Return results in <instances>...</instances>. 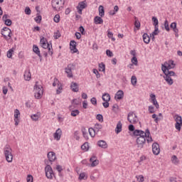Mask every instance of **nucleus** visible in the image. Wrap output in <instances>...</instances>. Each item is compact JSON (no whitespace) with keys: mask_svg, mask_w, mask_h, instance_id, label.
Listing matches in <instances>:
<instances>
[{"mask_svg":"<svg viewBox=\"0 0 182 182\" xmlns=\"http://www.w3.org/2000/svg\"><path fill=\"white\" fill-rule=\"evenodd\" d=\"M176 68V63H174V61L172 60H169L168 61H166L164 64L161 65V70L164 73H170V69H174Z\"/></svg>","mask_w":182,"mask_h":182,"instance_id":"obj_1","label":"nucleus"},{"mask_svg":"<svg viewBox=\"0 0 182 182\" xmlns=\"http://www.w3.org/2000/svg\"><path fill=\"white\" fill-rule=\"evenodd\" d=\"M4 154L6 157L7 163H12L14 160V155L12 154V149L9 145H6L4 149Z\"/></svg>","mask_w":182,"mask_h":182,"instance_id":"obj_2","label":"nucleus"},{"mask_svg":"<svg viewBox=\"0 0 182 182\" xmlns=\"http://www.w3.org/2000/svg\"><path fill=\"white\" fill-rule=\"evenodd\" d=\"M40 45L41 47L43 48V49H48V55H50V56H52L53 55V51H52V45L48 43V40H46L45 37H42L41 38Z\"/></svg>","mask_w":182,"mask_h":182,"instance_id":"obj_3","label":"nucleus"},{"mask_svg":"<svg viewBox=\"0 0 182 182\" xmlns=\"http://www.w3.org/2000/svg\"><path fill=\"white\" fill-rule=\"evenodd\" d=\"M173 119L176 122L175 123V129L178 130V132L181 131V127H182V117L178 114H176L173 117Z\"/></svg>","mask_w":182,"mask_h":182,"instance_id":"obj_4","label":"nucleus"},{"mask_svg":"<svg viewBox=\"0 0 182 182\" xmlns=\"http://www.w3.org/2000/svg\"><path fill=\"white\" fill-rule=\"evenodd\" d=\"M127 120L131 123V124H136V123H139V117H137V115L133 112L128 113Z\"/></svg>","mask_w":182,"mask_h":182,"instance_id":"obj_5","label":"nucleus"},{"mask_svg":"<svg viewBox=\"0 0 182 182\" xmlns=\"http://www.w3.org/2000/svg\"><path fill=\"white\" fill-rule=\"evenodd\" d=\"M165 76H164V79H165L166 82L168 85H171L173 83H174V81L173 80V78H171V76H176V73L173 71H170V73H164Z\"/></svg>","mask_w":182,"mask_h":182,"instance_id":"obj_6","label":"nucleus"},{"mask_svg":"<svg viewBox=\"0 0 182 182\" xmlns=\"http://www.w3.org/2000/svg\"><path fill=\"white\" fill-rule=\"evenodd\" d=\"M45 171L46 177H47L48 180H53L55 177V173H53V169L52 168V166H50V165H47L45 167Z\"/></svg>","mask_w":182,"mask_h":182,"instance_id":"obj_7","label":"nucleus"},{"mask_svg":"<svg viewBox=\"0 0 182 182\" xmlns=\"http://www.w3.org/2000/svg\"><path fill=\"white\" fill-rule=\"evenodd\" d=\"M146 143V137L144 136H138L136 139V145L139 150H141L144 147V144Z\"/></svg>","mask_w":182,"mask_h":182,"instance_id":"obj_8","label":"nucleus"},{"mask_svg":"<svg viewBox=\"0 0 182 182\" xmlns=\"http://www.w3.org/2000/svg\"><path fill=\"white\" fill-rule=\"evenodd\" d=\"M11 33H12V31L8 27H5L1 30V35H3L4 39L6 41L11 39Z\"/></svg>","mask_w":182,"mask_h":182,"instance_id":"obj_9","label":"nucleus"},{"mask_svg":"<svg viewBox=\"0 0 182 182\" xmlns=\"http://www.w3.org/2000/svg\"><path fill=\"white\" fill-rule=\"evenodd\" d=\"M150 134V131L149 129H146V132L141 131L140 129H135L134 131V136H138L141 137V136H149Z\"/></svg>","mask_w":182,"mask_h":182,"instance_id":"obj_10","label":"nucleus"},{"mask_svg":"<svg viewBox=\"0 0 182 182\" xmlns=\"http://www.w3.org/2000/svg\"><path fill=\"white\" fill-rule=\"evenodd\" d=\"M85 8H87V3L86 2V1L80 2L77 6V13L80 15H82V11H83V9H85Z\"/></svg>","mask_w":182,"mask_h":182,"instance_id":"obj_11","label":"nucleus"},{"mask_svg":"<svg viewBox=\"0 0 182 182\" xmlns=\"http://www.w3.org/2000/svg\"><path fill=\"white\" fill-rule=\"evenodd\" d=\"M33 90L36 92H43L45 89L43 88V84L41 81L36 82V84L34 85Z\"/></svg>","mask_w":182,"mask_h":182,"instance_id":"obj_12","label":"nucleus"},{"mask_svg":"<svg viewBox=\"0 0 182 182\" xmlns=\"http://www.w3.org/2000/svg\"><path fill=\"white\" fill-rule=\"evenodd\" d=\"M152 152L155 156L160 154V145L157 142H154L152 144Z\"/></svg>","mask_w":182,"mask_h":182,"instance_id":"obj_13","label":"nucleus"},{"mask_svg":"<svg viewBox=\"0 0 182 182\" xmlns=\"http://www.w3.org/2000/svg\"><path fill=\"white\" fill-rule=\"evenodd\" d=\"M74 66L75 65L73 64H69L65 68V73H67L68 77H73L72 70L73 69Z\"/></svg>","mask_w":182,"mask_h":182,"instance_id":"obj_14","label":"nucleus"},{"mask_svg":"<svg viewBox=\"0 0 182 182\" xmlns=\"http://www.w3.org/2000/svg\"><path fill=\"white\" fill-rule=\"evenodd\" d=\"M54 140H56L57 141H59L60 140V138L62 137V129L60 128H58L55 132L53 134Z\"/></svg>","mask_w":182,"mask_h":182,"instance_id":"obj_15","label":"nucleus"},{"mask_svg":"<svg viewBox=\"0 0 182 182\" xmlns=\"http://www.w3.org/2000/svg\"><path fill=\"white\" fill-rule=\"evenodd\" d=\"M53 86L54 87L56 86L58 87L57 92H60V90H63L62 84L59 82V80H58V78H54Z\"/></svg>","mask_w":182,"mask_h":182,"instance_id":"obj_16","label":"nucleus"},{"mask_svg":"<svg viewBox=\"0 0 182 182\" xmlns=\"http://www.w3.org/2000/svg\"><path fill=\"white\" fill-rule=\"evenodd\" d=\"M150 97L151 103H153L154 106H155L156 109H159V107H160V105H159V102H157V100L156 99V95L151 94Z\"/></svg>","mask_w":182,"mask_h":182,"instance_id":"obj_17","label":"nucleus"},{"mask_svg":"<svg viewBox=\"0 0 182 182\" xmlns=\"http://www.w3.org/2000/svg\"><path fill=\"white\" fill-rule=\"evenodd\" d=\"M90 161L91 163V167H96V166L99 164V160H97V158L96 157V156H92L90 159Z\"/></svg>","mask_w":182,"mask_h":182,"instance_id":"obj_18","label":"nucleus"},{"mask_svg":"<svg viewBox=\"0 0 182 182\" xmlns=\"http://www.w3.org/2000/svg\"><path fill=\"white\" fill-rule=\"evenodd\" d=\"M70 48L73 53H77L78 50L76 48V42L75 41H71L70 43Z\"/></svg>","mask_w":182,"mask_h":182,"instance_id":"obj_19","label":"nucleus"},{"mask_svg":"<svg viewBox=\"0 0 182 182\" xmlns=\"http://www.w3.org/2000/svg\"><path fill=\"white\" fill-rule=\"evenodd\" d=\"M24 80H26L27 82H29L31 79H32V74L31 73V70H26L24 72Z\"/></svg>","mask_w":182,"mask_h":182,"instance_id":"obj_20","label":"nucleus"},{"mask_svg":"<svg viewBox=\"0 0 182 182\" xmlns=\"http://www.w3.org/2000/svg\"><path fill=\"white\" fill-rule=\"evenodd\" d=\"M97 146L99 147H101V149H107V147H109V146L107 145V142H106V141L104 140L98 141Z\"/></svg>","mask_w":182,"mask_h":182,"instance_id":"obj_21","label":"nucleus"},{"mask_svg":"<svg viewBox=\"0 0 182 182\" xmlns=\"http://www.w3.org/2000/svg\"><path fill=\"white\" fill-rule=\"evenodd\" d=\"M48 159L49 160V161H55L56 160V155L55 154V152L53 151H50L48 154Z\"/></svg>","mask_w":182,"mask_h":182,"instance_id":"obj_22","label":"nucleus"},{"mask_svg":"<svg viewBox=\"0 0 182 182\" xmlns=\"http://www.w3.org/2000/svg\"><path fill=\"white\" fill-rule=\"evenodd\" d=\"M124 97V92H117L114 96V99L117 101L122 100L123 97Z\"/></svg>","mask_w":182,"mask_h":182,"instance_id":"obj_23","label":"nucleus"},{"mask_svg":"<svg viewBox=\"0 0 182 182\" xmlns=\"http://www.w3.org/2000/svg\"><path fill=\"white\" fill-rule=\"evenodd\" d=\"M40 117H41L40 112H37L36 114H33L31 115V119L33 120V122H38Z\"/></svg>","mask_w":182,"mask_h":182,"instance_id":"obj_24","label":"nucleus"},{"mask_svg":"<svg viewBox=\"0 0 182 182\" xmlns=\"http://www.w3.org/2000/svg\"><path fill=\"white\" fill-rule=\"evenodd\" d=\"M123 124H122V122H118V123L117 124V127L115 128V132L117 133V134H119V133H120V132H122V127Z\"/></svg>","mask_w":182,"mask_h":182,"instance_id":"obj_25","label":"nucleus"},{"mask_svg":"<svg viewBox=\"0 0 182 182\" xmlns=\"http://www.w3.org/2000/svg\"><path fill=\"white\" fill-rule=\"evenodd\" d=\"M94 22L95 25H102L103 23V19L101 17L95 16L94 18Z\"/></svg>","mask_w":182,"mask_h":182,"instance_id":"obj_26","label":"nucleus"},{"mask_svg":"<svg viewBox=\"0 0 182 182\" xmlns=\"http://www.w3.org/2000/svg\"><path fill=\"white\" fill-rule=\"evenodd\" d=\"M71 90L73 92H79V86L75 82H72L70 85Z\"/></svg>","mask_w":182,"mask_h":182,"instance_id":"obj_27","label":"nucleus"},{"mask_svg":"<svg viewBox=\"0 0 182 182\" xmlns=\"http://www.w3.org/2000/svg\"><path fill=\"white\" fill-rule=\"evenodd\" d=\"M142 38L144 43H146V44L150 43V36H149V34L144 33V35L142 36Z\"/></svg>","mask_w":182,"mask_h":182,"instance_id":"obj_28","label":"nucleus"},{"mask_svg":"<svg viewBox=\"0 0 182 182\" xmlns=\"http://www.w3.org/2000/svg\"><path fill=\"white\" fill-rule=\"evenodd\" d=\"M82 136L84 137V139H85V140H89V136L87 134V129H86V128L82 127Z\"/></svg>","mask_w":182,"mask_h":182,"instance_id":"obj_29","label":"nucleus"},{"mask_svg":"<svg viewBox=\"0 0 182 182\" xmlns=\"http://www.w3.org/2000/svg\"><path fill=\"white\" fill-rule=\"evenodd\" d=\"M171 161L173 163V164H175L176 166H177V164H178V163H180L178 158H177V156H176V155L172 156Z\"/></svg>","mask_w":182,"mask_h":182,"instance_id":"obj_30","label":"nucleus"},{"mask_svg":"<svg viewBox=\"0 0 182 182\" xmlns=\"http://www.w3.org/2000/svg\"><path fill=\"white\" fill-rule=\"evenodd\" d=\"M151 21L154 28H159V19H157V17L153 16Z\"/></svg>","mask_w":182,"mask_h":182,"instance_id":"obj_31","label":"nucleus"},{"mask_svg":"<svg viewBox=\"0 0 182 182\" xmlns=\"http://www.w3.org/2000/svg\"><path fill=\"white\" fill-rule=\"evenodd\" d=\"M102 99L104 102H110V95L108 93H105L102 95Z\"/></svg>","mask_w":182,"mask_h":182,"instance_id":"obj_32","label":"nucleus"},{"mask_svg":"<svg viewBox=\"0 0 182 182\" xmlns=\"http://www.w3.org/2000/svg\"><path fill=\"white\" fill-rule=\"evenodd\" d=\"M33 50L38 56H41V50H39V48L36 45L33 46Z\"/></svg>","mask_w":182,"mask_h":182,"instance_id":"obj_33","label":"nucleus"},{"mask_svg":"<svg viewBox=\"0 0 182 182\" xmlns=\"http://www.w3.org/2000/svg\"><path fill=\"white\" fill-rule=\"evenodd\" d=\"M154 32L150 34V37L152 38V39H154L156 35H159V27H154Z\"/></svg>","mask_w":182,"mask_h":182,"instance_id":"obj_34","label":"nucleus"},{"mask_svg":"<svg viewBox=\"0 0 182 182\" xmlns=\"http://www.w3.org/2000/svg\"><path fill=\"white\" fill-rule=\"evenodd\" d=\"M99 71L100 72H105L106 70V65H105V63H101L99 64Z\"/></svg>","mask_w":182,"mask_h":182,"instance_id":"obj_35","label":"nucleus"},{"mask_svg":"<svg viewBox=\"0 0 182 182\" xmlns=\"http://www.w3.org/2000/svg\"><path fill=\"white\" fill-rule=\"evenodd\" d=\"M52 6L54 9H58L59 8V1H58V0H53Z\"/></svg>","mask_w":182,"mask_h":182,"instance_id":"obj_36","label":"nucleus"},{"mask_svg":"<svg viewBox=\"0 0 182 182\" xmlns=\"http://www.w3.org/2000/svg\"><path fill=\"white\" fill-rule=\"evenodd\" d=\"M99 15L100 16H105V7L103 6H99Z\"/></svg>","mask_w":182,"mask_h":182,"instance_id":"obj_37","label":"nucleus"},{"mask_svg":"<svg viewBox=\"0 0 182 182\" xmlns=\"http://www.w3.org/2000/svg\"><path fill=\"white\" fill-rule=\"evenodd\" d=\"M171 28L173 29V32H178V28H177V23L176 22L171 23Z\"/></svg>","mask_w":182,"mask_h":182,"instance_id":"obj_38","label":"nucleus"},{"mask_svg":"<svg viewBox=\"0 0 182 182\" xmlns=\"http://www.w3.org/2000/svg\"><path fill=\"white\" fill-rule=\"evenodd\" d=\"M88 132L90 133V136H91V137H95V136H96V130L93 128H90L88 129Z\"/></svg>","mask_w":182,"mask_h":182,"instance_id":"obj_39","label":"nucleus"},{"mask_svg":"<svg viewBox=\"0 0 182 182\" xmlns=\"http://www.w3.org/2000/svg\"><path fill=\"white\" fill-rule=\"evenodd\" d=\"M82 150H84V151H87L89 150V143L85 142L81 146Z\"/></svg>","mask_w":182,"mask_h":182,"instance_id":"obj_40","label":"nucleus"},{"mask_svg":"<svg viewBox=\"0 0 182 182\" xmlns=\"http://www.w3.org/2000/svg\"><path fill=\"white\" fill-rule=\"evenodd\" d=\"M34 96L36 99H41L43 96V92H36Z\"/></svg>","mask_w":182,"mask_h":182,"instance_id":"obj_41","label":"nucleus"},{"mask_svg":"<svg viewBox=\"0 0 182 182\" xmlns=\"http://www.w3.org/2000/svg\"><path fill=\"white\" fill-rule=\"evenodd\" d=\"M102 128H103V126L102 124H96L94 129L97 133V132H100V130H102Z\"/></svg>","mask_w":182,"mask_h":182,"instance_id":"obj_42","label":"nucleus"},{"mask_svg":"<svg viewBox=\"0 0 182 182\" xmlns=\"http://www.w3.org/2000/svg\"><path fill=\"white\" fill-rule=\"evenodd\" d=\"M131 82L133 86H136L137 84V77L135 75H133L131 78Z\"/></svg>","mask_w":182,"mask_h":182,"instance_id":"obj_43","label":"nucleus"},{"mask_svg":"<svg viewBox=\"0 0 182 182\" xmlns=\"http://www.w3.org/2000/svg\"><path fill=\"white\" fill-rule=\"evenodd\" d=\"M92 72H93L94 75H95L97 79H100V73H99V71L97 70V69L94 68V69L92 70Z\"/></svg>","mask_w":182,"mask_h":182,"instance_id":"obj_44","label":"nucleus"},{"mask_svg":"<svg viewBox=\"0 0 182 182\" xmlns=\"http://www.w3.org/2000/svg\"><path fill=\"white\" fill-rule=\"evenodd\" d=\"M12 55H14V48H11L7 51V58L11 59L12 58Z\"/></svg>","mask_w":182,"mask_h":182,"instance_id":"obj_45","label":"nucleus"},{"mask_svg":"<svg viewBox=\"0 0 182 182\" xmlns=\"http://www.w3.org/2000/svg\"><path fill=\"white\" fill-rule=\"evenodd\" d=\"M107 36H108V38H111L113 42H114V41H116V38L114 37H113V33H112L109 31H107Z\"/></svg>","mask_w":182,"mask_h":182,"instance_id":"obj_46","label":"nucleus"},{"mask_svg":"<svg viewBox=\"0 0 182 182\" xmlns=\"http://www.w3.org/2000/svg\"><path fill=\"white\" fill-rule=\"evenodd\" d=\"M164 26L166 31H167V32H170V27L168 26V21L166 20L164 21Z\"/></svg>","mask_w":182,"mask_h":182,"instance_id":"obj_47","label":"nucleus"},{"mask_svg":"<svg viewBox=\"0 0 182 182\" xmlns=\"http://www.w3.org/2000/svg\"><path fill=\"white\" fill-rule=\"evenodd\" d=\"M54 22H55L56 23H59V22H60V16L59 14H56L54 16Z\"/></svg>","mask_w":182,"mask_h":182,"instance_id":"obj_48","label":"nucleus"},{"mask_svg":"<svg viewBox=\"0 0 182 182\" xmlns=\"http://www.w3.org/2000/svg\"><path fill=\"white\" fill-rule=\"evenodd\" d=\"M87 176H86L85 173H81L79 176V180H86Z\"/></svg>","mask_w":182,"mask_h":182,"instance_id":"obj_49","label":"nucleus"},{"mask_svg":"<svg viewBox=\"0 0 182 182\" xmlns=\"http://www.w3.org/2000/svg\"><path fill=\"white\" fill-rule=\"evenodd\" d=\"M132 65L137 66L139 61H137V58L133 57L131 60Z\"/></svg>","mask_w":182,"mask_h":182,"instance_id":"obj_50","label":"nucleus"},{"mask_svg":"<svg viewBox=\"0 0 182 182\" xmlns=\"http://www.w3.org/2000/svg\"><path fill=\"white\" fill-rule=\"evenodd\" d=\"M79 113L80 112L77 109H74L71 112V116H73V117H76Z\"/></svg>","mask_w":182,"mask_h":182,"instance_id":"obj_51","label":"nucleus"},{"mask_svg":"<svg viewBox=\"0 0 182 182\" xmlns=\"http://www.w3.org/2000/svg\"><path fill=\"white\" fill-rule=\"evenodd\" d=\"M34 21H36V22L37 23H41V21H42V16L38 15L35 18Z\"/></svg>","mask_w":182,"mask_h":182,"instance_id":"obj_52","label":"nucleus"},{"mask_svg":"<svg viewBox=\"0 0 182 182\" xmlns=\"http://www.w3.org/2000/svg\"><path fill=\"white\" fill-rule=\"evenodd\" d=\"M90 102L93 105V106H97V100L96 99V97L91 98Z\"/></svg>","mask_w":182,"mask_h":182,"instance_id":"obj_53","label":"nucleus"},{"mask_svg":"<svg viewBox=\"0 0 182 182\" xmlns=\"http://www.w3.org/2000/svg\"><path fill=\"white\" fill-rule=\"evenodd\" d=\"M134 26L135 28H136L137 31H139L140 29V21H139V20H136L135 23H134Z\"/></svg>","mask_w":182,"mask_h":182,"instance_id":"obj_54","label":"nucleus"},{"mask_svg":"<svg viewBox=\"0 0 182 182\" xmlns=\"http://www.w3.org/2000/svg\"><path fill=\"white\" fill-rule=\"evenodd\" d=\"M21 115V112L18 111V109H15L14 111V119H18V117Z\"/></svg>","mask_w":182,"mask_h":182,"instance_id":"obj_55","label":"nucleus"},{"mask_svg":"<svg viewBox=\"0 0 182 182\" xmlns=\"http://www.w3.org/2000/svg\"><path fill=\"white\" fill-rule=\"evenodd\" d=\"M144 137H145V140L146 139L147 143H151V141H153V138L150 136V134L149 136H144Z\"/></svg>","mask_w":182,"mask_h":182,"instance_id":"obj_56","label":"nucleus"},{"mask_svg":"<svg viewBox=\"0 0 182 182\" xmlns=\"http://www.w3.org/2000/svg\"><path fill=\"white\" fill-rule=\"evenodd\" d=\"M27 182H33V176L32 175H28L26 177Z\"/></svg>","mask_w":182,"mask_h":182,"instance_id":"obj_57","label":"nucleus"},{"mask_svg":"<svg viewBox=\"0 0 182 182\" xmlns=\"http://www.w3.org/2000/svg\"><path fill=\"white\" fill-rule=\"evenodd\" d=\"M112 110H113V112H115V113H117L119 112V105H117L116 104L112 106Z\"/></svg>","mask_w":182,"mask_h":182,"instance_id":"obj_58","label":"nucleus"},{"mask_svg":"<svg viewBox=\"0 0 182 182\" xmlns=\"http://www.w3.org/2000/svg\"><path fill=\"white\" fill-rule=\"evenodd\" d=\"M54 38L55 39H59V37L60 36V32L59 31H57L54 33Z\"/></svg>","mask_w":182,"mask_h":182,"instance_id":"obj_59","label":"nucleus"},{"mask_svg":"<svg viewBox=\"0 0 182 182\" xmlns=\"http://www.w3.org/2000/svg\"><path fill=\"white\" fill-rule=\"evenodd\" d=\"M97 120H99V122H103V115L98 114L96 117Z\"/></svg>","mask_w":182,"mask_h":182,"instance_id":"obj_60","label":"nucleus"},{"mask_svg":"<svg viewBox=\"0 0 182 182\" xmlns=\"http://www.w3.org/2000/svg\"><path fill=\"white\" fill-rule=\"evenodd\" d=\"M74 138L75 140H79L80 139V136H79V132L77 131H75L74 132Z\"/></svg>","mask_w":182,"mask_h":182,"instance_id":"obj_61","label":"nucleus"},{"mask_svg":"<svg viewBox=\"0 0 182 182\" xmlns=\"http://www.w3.org/2000/svg\"><path fill=\"white\" fill-rule=\"evenodd\" d=\"M136 178L139 182L144 181V176H143L142 175H139L138 177H136Z\"/></svg>","mask_w":182,"mask_h":182,"instance_id":"obj_62","label":"nucleus"},{"mask_svg":"<svg viewBox=\"0 0 182 182\" xmlns=\"http://www.w3.org/2000/svg\"><path fill=\"white\" fill-rule=\"evenodd\" d=\"M152 119H154L155 123H159V120H160V119L157 117V114H152Z\"/></svg>","mask_w":182,"mask_h":182,"instance_id":"obj_63","label":"nucleus"},{"mask_svg":"<svg viewBox=\"0 0 182 182\" xmlns=\"http://www.w3.org/2000/svg\"><path fill=\"white\" fill-rule=\"evenodd\" d=\"M148 110H149V113H154L156 111H154V107L150 105L149 107H148Z\"/></svg>","mask_w":182,"mask_h":182,"instance_id":"obj_64","label":"nucleus"}]
</instances>
